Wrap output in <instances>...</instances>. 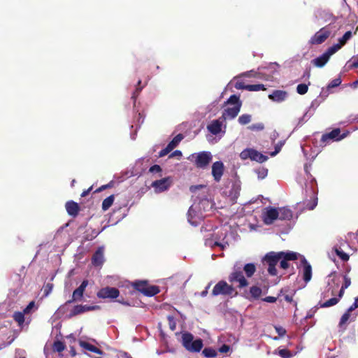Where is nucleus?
<instances>
[{"mask_svg":"<svg viewBox=\"0 0 358 358\" xmlns=\"http://www.w3.org/2000/svg\"><path fill=\"white\" fill-rule=\"evenodd\" d=\"M240 157L242 159H250L251 160L256 161L259 163H263L268 159L267 156H265L252 148H248L243 150L240 154Z\"/></svg>","mask_w":358,"mask_h":358,"instance_id":"8","label":"nucleus"},{"mask_svg":"<svg viewBox=\"0 0 358 358\" xmlns=\"http://www.w3.org/2000/svg\"><path fill=\"white\" fill-rule=\"evenodd\" d=\"M183 139V136L181 134L176 136L171 142L168 144L173 150L178 146L180 142Z\"/></svg>","mask_w":358,"mask_h":358,"instance_id":"35","label":"nucleus"},{"mask_svg":"<svg viewBox=\"0 0 358 358\" xmlns=\"http://www.w3.org/2000/svg\"><path fill=\"white\" fill-rule=\"evenodd\" d=\"M172 185L173 179L171 177L169 176L153 181L151 184V187L154 189L156 194H159L169 190Z\"/></svg>","mask_w":358,"mask_h":358,"instance_id":"7","label":"nucleus"},{"mask_svg":"<svg viewBox=\"0 0 358 358\" xmlns=\"http://www.w3.org/2000/svg\"><path fill=\"white\" fill-rule=\"evenodd\" d=\"M211 285H212V282L208 283V285L206 287L205 289L201 292V294H200L201 296L205 297L207 296V294L208 293V289L210 287Z\"/></svg>","mask_w":358,"mask_h":358,"instance_id":"61","label":"nucleus"},{"mask_svg":"<svg viewBox=\"0 0 358 358\" xmlns=\"http://www.w3.org/2000/svg\"><path fill=\"white\" fill-rule=\"evenodd\" d=\"M351 284L350 278L347 276H344V284L342 285L343 289H347Z\"/></svg>","mask_w":358,"mask_h":358,"instance_id":"60","label":"nucleus"},{"mask_svg":"<svg viewBox=\"0 0 358 358\" xmlns=\"http://www.w3.org/2000/svg\"><path fill=\"white\" fill-rule=\"evenodd\" d=\"M225 188L227 189V190H225V196H227L229 201L231 204L236 203L240 194L241 181L238 178H234L232 180L229 182Z\"/></svg>","mask_w":358,"mask_h":358,"instance_id":"6","label":"nucleus"},{"mask_svg":"<svg viewBox=\"0 0 358 358\" xmlns=\"http://www.w3.org/2000/svg\"><path fill=\"white\" fill-rule=\"evenodd\" d=\"M181 156H182V152L180 150H177L173 151L169 157H181Z\"/></svg>","mask_w":358,"mask_h":358,"instance_id":"64","label":"nucleus"},{"mask_svg":"<svg viewBox=\"0 0 358 358\" xmlns=\"http://www.w3.org/2000/svg\"><path fill=\"white\" fill-rule=\"evenodd\" d=\"M329 58L330 57L328 55H327L325 53H323L320 57L312 60V63L314 66L321 68L327 63Z\"/></svg>","mask_w":358,"mask_h":358,"instance_id":"28","label":"nucleus"},{"mask_svg":"<svg viewBox=\"0 0 358 358\" xmlns=\"http://www.w3.org/2000/svg\"><path fill=\"white\" fill-rule=\"evenodd\" d=\"M278 219L280 220H289L293 216L292 211L287 207L277 208Z\"/></svg>","mask_w":358,"mask_h":358,"instance_id":"20","label":"nucleus"},{"mask_svg":"<svg viewBox=\"0 0 358 358\" xmlns=\"http://www.w3.org/2000/svg\"><path fill=\"white\" fill-rule=\"evenodd\" d=\"M149 171L152 173H160L162 172V168L159 165L155 164L149 169Z\"/></svg>","mask_w":358,"mask_h":358,"instance_id":"54","label":"nucleus"},{"mask_svg":"<svg viewBox=\"0 0 358 358\" xmlns=\"http://www.w3.org/2000/svg\"><path fill=\"white\" fill-rule=\"evenodd\" d=\"M119 294L120 292L117 288L110 287H103L97 292V296L100 299H116Z\"/></svg>","mask_w":358,"mask_h":358,"instance_id":"11","label":"nucleus"},{"mask_svg":"<svg viewBox=\"0 0 358 358\" xmlns=\"http://www.w3.org/2000/svg\"><path fill=\"white\" fill-rule=\"evenodd\" d=\"M250 293L252 297L254 299H257L262 294V289L258 287L253 286L250 288Z\"/></svg>","mask_w":358,"mask_h":358,"instance_id":"41","label":"nucleus"},{"mask_svg":"<svg viewBox=\"0 0 358 358\" xmlns=\"http://www.w3.org/2000/svg\"><path fill=\"white\" fill-rule=\"evenodd\" d=\"M97 308H98V306H87V305H84V306L83 305H78L73 308L72 313L73 315H78V314L83 313L86 311L96 310Z\"/></svg>","mask_w":358,"mask_h":358,"instance_id":"27","label":"nucleus"},{"mask_svg":"<svg viewBox=\"0 0 358 358\" xmlns=\"http://www.w3.org/2000/svg\"><path fill=\"white\" fill-rule=\"evenodd\" d=\"M263 300L268 303H274L276 301L277 299L274 296H266Z\"/></svg>","mask_w":358,"mask_h":358,"instance_id":"63","label":"nucleus"},{"mask_svg":"<svg viewBox=\"0 0 358 358\" xmlns=\"http://www.w3.org/2000/svg\"><path fill=\"white\" fill-rule=\"evenodd\" d=\"M189 190L193 194L194 203L188 210L187 220L191 225L196 227L213 209L214 203L210 199L209 188L206 185H192Z\"/></svg>","mask_w":358,"mask_h":358,"instance_id":"1","label":"nucleus"},{"mask_svg":"<svg viewBox=\"0 0 358 358\" xmlns=\"http://www.w3.org/2000/svg\"><path fill=\"white\" fill-rule=\"evenodd\" d=\"M255 171L258 176V178L260 179H264L268 173V170L264 168L257 169Z\"/></svg>","mask_w":358,"mask_h":358,"instance_id":"50","label":"nucleus"},{"mask_svg":"<svg viewBox=\"0 0 358 358\" xmlns=\"http://www.w3.org/2000/svg\"><path fill=\"white\" fill-rule=\"evenodd\" d=\"M202 354L207 358L215 357L217 355L216 351L211 348H206L202 351Z\"/></svg>","mask_w":358,"mask_h":358,"instance_id":"39","label":"nucleus"},{"mask_svg":"<svg viewBox=\"0 0 358 358\" xmlns=\"http://www.w3.org/2000/svg\"><path fill=\"white\" fill-rule=\"evenodd\" d=\"M229 278L231 282L238 283V286L239 287H243L248 285V281L241 271H234Z\"/></svg>","mask_w":358,"mask_h":358,"instance_id":"15","label":"nucleus"},{"mask_svg":"<svg viewBox=\"0 0 358 358\" xmlns=\"http://www.w3.org/2000/svg\"><path fill=\"white\" fill-rule=\"evenodd\" d=\"M352 36L350 31H346L344 35L339 39V43L343 45Z\"/></svg>","mask_w":358,"mask_h":358,"instance_id":"47","label":"nucleus"},{"mask_svg":"<svg viewBox=\"0 0 358 358\" xmlns=\"http://www.w3.org/2000/svg\"><path fill=\"white\" fill-rule=\"evenodd\" d=\"M278 355L282 358H290L292 356V353L286 349L279 350Z\"/></svg>","mask_w":358,"mask_h":358,"instance_id":"51","label":"nucleus"},{"mask_svg":"<svg viewBox=\"0 0 358 358\" xmlns=\"http://www.w3.org/2000/svg\"><path fill=\"white\" fill-rule=\"evenodd\" d=\"M182 344L187 351L191 352H199L203 346L201 338L194 340V336L189 332L182 334Z\"/></svg>","mask_w":358,"mask_h":358,"instance_id":"3","label":"nucleus"},{"mask_svg":"<svg viewBox=\"0 0 358 358\" xmlns=\"http://www.w3.org/2000/svg\"><path fill=\"white\" fill-rule=\"evenodd\" d=\"M284 252H271L267 253L264 257V262L268 265V272L271 275H277V270L275 266L284 256Z\"/></svg>","mask_w":358,"mask_h":358,"instance_id":"5","label":"nucleus"},{"mask_svg":"<svg viewBox=\"0 0 358 358\" xmlns=\"http://www.w3.org/2000/svg\"><path fill=\"white\" fill-rule=\"evenodd\" d=\"M133 285L136 289H137L138 291L141 292L143 294L147 287L145 281H136L133 283Z\"/></svg>","mask_w":358,"mask_h":358,"instance_id":"38","label":"nucleus"},{"mask_svg":"<svg viewBox=\"0 0 358 358\" xmlns=\"http://www.w3.org/2000/svg\"><path fill=\"white\" fill-rule=\"evenodd\" d=\"M338 301H339V299H338L337 297H333V298L327 300V301H325L322 303H320V307L321 308L331 307V306H333L336 305V303H338Z\"/></svg>","mask_w":358,"mask_h":358,"instance_id":"37","label":"nucleus"},{"mask_svg":"<svg viewBox=\"0 0 358 358\" xmlns=\"http://www.w3.org/2000/svg\"><path fill=\"white\" fill-rule=\"evenodd\" d=\"M24 315L23 312H15L13 313V319L20 327H22L24 322Z\"/></svg>","mask_w":358,"mask_h":358,"instance_id":"33","label":"nucleus"},{"mask_svg":"<svg viewBox=\"0 0 358 358\" xmlns=\"http://www.w3.org/2000/svg\"><path fill=\"white\" fill-rule=\"evenodd\" d=\"M37 310V307L36 306L35 302L34 301L29 302V303L27 306V307L23 310V313L24 314H29L32 311Z\"/></svg>","mask_w":358,"mask_h":358,"instance_id":"44","label":"nucleus"},{"mask_svg":"<svg viewBox=\"0 0 358 358\" xmlns=\"http://www.w3.org/2000/svg\"><path fill=\"white\" fill-rule=\"evenodd\" d=\"M264 73L262 71H255L254 70H251L249 71H246L239 76V77H247V78H264L266 80H268L269 78H266L264 76Z\"/></svg>","mask_w":358,"mask_h":358,"instance_id":"29","label":"nucleus"},{"mask_svg":"<svg viewBox=\"0 0 358 358\" xmlns=\"http://www.w3.org/2000/svg\"><path fill=\"white\" fill-rule=\"evenodd\" d=\"M288 96V94L284 90H274L271 94L268 95L269 99L275 102H282Z\"/></svg>","mask_w":358,"mask_h":358,"instance_id":"18","label":"nucleus"},{"mask_svg":"<svg viewBox=\"0 0 358 358\" xmlns=\"http://www.w3.org/2000/svg\"><path fill=\"white\" fill-rule=\"evenodd\" d=\"M159 292V287L155 285L147 286L143 294L147 296H153Z\"/></svg>","mask_w":358,"mask_h":358,"instance_id":"31","label":"nucleus"},{"mask_svg":"<svg viewBox=\"0 0 358 358\" xmlns=\"http://www.w3.org/2000/svg\"><path fill=\"white\" fill-rule=\"evenodd\" d=\"M330 35V31L324 27L318 31L310 40L311 44H321L323 43Z\"/></svg>","mask_w":358,"mask_h":358,"instance_id":"12","label":"nucleus"},{"mask_svg":"<svg viewBox=\"0 0 358 358\" xmlns=\"http://www.w3.org/2000/svg\"><path fill=\"white\" fill-rule=\"evenodd\" d=\"M309 85L310 83L308 85L304 83L298 85L296 87L297 93L301 95L305 94L308 92Z\"/></svg>","mask_w":358,"mask_h":358,"instance_id":"43","label":"nucleus"},{"mask_svg":"<svg viewBox=\"0 0 358 358\" xmlns=\"http://www.w3.org/2000/svg\"><path fill=\"white\" fill-rule=\"evenodd\" d=\"M224 294V280L219 281L213 287L212 295L214 296Z\"/></svg>","mask_w":358,"mask_h":358,"instance_id":"30","label":"nucleus"},{"mask_svg":"<svg viewBox=\"0 0 358 358\" xmlns=\"http://www.w3.org/2000/svg\"><path fill=\"white\" fill-rule=\"evenodd\" d=\"M104 260V248L101 246L93 255L92 263L95 266H99L103 264Z\"/></svg>","mask_w":358,"mask_h":358,"instance_id":"16","label":"nucleus"},{"mask_svg":"<svg viewBox=\"0 0 358 358\" xmlns=\"http://www.w3.org/2000/svg\"><path fill=\"white\" fill-rule=\"evenodd\" d=\"M335 252L336 255L343 260L348 261L349 259V256L348 254L344 252L341 248H335Z\"/></svg>","mask_w":358,"mask_h":358,"instance_id":"46","label":"nucleus"},{"mask_svg":"<svg viewBox=\"0 0 358 358\" xmlns=\"http://www.w3.org/2000/svg\"><path fill=\"white\" fill-rule=\"evenodd\" d=\"M79 344L83 348H84L86 350L96 353L97 355L103 354V352L100 349L86 341H80Z\"/></svg>","mask_w":358,"mask_h":358,"instance_id":"26","label":"nucleus"},{"mask_svg":"<svg viewBox=\"0 0 358 358\" xmlns=\"http://www.w3.org/2000/svg\"><path fill=\"white\" fill-rule=\"evenodd\" d=\"M224 240V238H222L221 236L220 235V231L217 232H214L212 235V238L210 239H207L206 241V245L209 246L212 248H219L221 250V253L219 255H223V250H224V243L222 241Z\"/></svg>","mask_w":358,"mask_h":358,"instance_id":"10","label":"nucleus"},{"mask_svg":"<svg viewBox=\"0 0 358 358\" xmlns=\"http://www.w3.org/2000/svg\"><path fill=\"white\" fill-rule=\"evenodd\" d=\"M66 209L68 213V214L72 217H76L79 212V206L77 203L69 201L66 202Z\"/></svg>","mask_w":358,"mask_h":358,"instance_id":"23","label":"nucleus"},{"mask_svg":"<svg viewBox=\"0 0 358 358\" xmlns=\"http://www.w3.org/2000/svg\"><path fill=\"white\" fill-rule=\"evenodd\" d=\"M169 321V327H170V329L172 330V331H174L175 329H176V322L174 320V318L173 317L171 316V315H169L167 317Z\"/></svg>","mask_w":358,"mask_h":358,"instance_id":"56","label":"nucleus"},{"mask_svg":"<svg viewBox=\"0 0 358 358\" xmlns=\"http://www.w3.org/2000/svg\"><path fill=\"white\" fill-rule=\"evenodd\" d=\"M242 101L240 96L236 94L231 95L227 101H225V116L231 119L235 118L241 110Z\"/></svg>","mask_w":358,"mask_h":358,"instance_id":"4","label":"nucleus"},{"mask_svg":"<svg viewBox=\"0 0 358 358\" xmlns=\"http://www.w3.org/2000/svg\"><path fill=\"white\" fill-rule=\"evenodd\" d=\"M173 149L169 147V145H166V147L164 149H162L159 152V157H164L166 156V155H168L171 151H172Z\"/></svg>","mask_w":358,"mask_h":358,"instance_id":"53","label":"nucleus"},{"mask_svg":"<svg viewBox=\"0 0 358 358\" xmlns=\"http://www.w3.org/2000/svg\"><path fill=\"white\" fill-rule=\"evenodd\" d=\"M341 78L340 77L336 78L329 83L328 85V88H334L338 87L341 85Z\"/></svg>","mask_w":358,"mask_h":358,"instance_id":"49","label":"nucleus"},{"mask_svg":"<svg viewBox=\"0 0 358 358\" xmlns=\"http://www.w3.org/2000/svg\"><path fill=\"white\" fill-rule=\"evenodd\" d=\"M283 145H284V141H280L278 143H277L275 146V150L273 152H271V156H272V157L275 156L280 151Z\"/></svg>","mask_w":358,"mask_h":358,"instance_id":"52","label":"nucleus"},{"mask_svg":"<svg viewBox=\"0 0 358 358\" xmlns=\"http://www.w3.org/2000/svg\"><path fill=\"white\" fill-rule=\"evenodd\" d=\"M64 348H65V345L63 343V342L57 341L54 343L53 349L55 351L61 352L64 350Z\"/></svg>","mask_w":358,"mask_h":358,"instance_id":"45","label":"nucleus"},{"mask_svg":"<svg viewBox=\"0 0 358 358\" xmlns=\"http://www.w3.org/2000/svg\"><path fill=\"white\" fill-rule=\"evenodd\" d=\"M52 284H47L44 287L45 295L47 296L52 290Z\"/></svg>","mask_w":358,"mask_h":358,"instance_id":"58","label":"nucleus"},{"mask_svg":"<svg viewBox=\"0 0 358 358\" xmlns=\"http://www.w3.org/2000/svg\"><path fill=\"white\" fill-rule=\"evenodd\" d=\"M350 312H348V310L347 312L345 313L342 315V317H341V318L340 320V322H339V326L340 327H342V326H343L344 324H345L347 323V322L348 321V320L350 318Z\"/></svg>","mask_w":358,"mask_h":358,"instance_id":"48","label":"nucleus"},{"mask_svg":"<svg viewBox=\"0 0 358 358\" xmlns=\"http://www.w3.org/2000/svg\"><path fill=\"white\" fill-rule=\"evenodd\" d=\"M243 270H244L246 275L248 278H250L255 273V272L256 271V267L254 264H252V263L246 264L243 267Z\"/></svg>","mask_w":358,"mask_h":358,"instance_id":"32","label":"nucleus"},{"mask_svg":"<svg viewBox=\"0 0 358 358\" xmlns=\"http://www.w3.org/2000/svg\"><path fill=\"white\" fill-rule=\"evenodd\" d=\"M343 45L339 43L334 45L333 46L328 48V50L324 52L329 57L336 53Z\"/></svg>","mask_w":358,"mask_h":358,"instance_id":"40","label":"nucleus"},{"mask_svg":"<svg viewBox=\"0 0 358 358\" xmlns=\"http://www.w3.org/2000/svg\"><path fill=\"white\" fill-rule=\"evenodd\" d=\"M275 329L280 336H282L286 334V330L281 327H275Z\"/></svg>","mask_w":358,"mask_h":358,"instance_id":"59","label":"nucleus"},{"mask_svg":"<svg viewBox=\"0 0 358 358\" xmlns=\"http://www.w3.org/2000/svg\"><path fill=\"white\" fill-rule=\"evenodd\" d=\"M223 117L224 113H222V116L219 119L212 120L207 125V129L211 134L217 135L221 132L223 123Z\"/></svg>","mask_w":358,"mask_h":358,"instance_id":"13","label":"nucleus"},{"mask_svg":"<svg viewBox=\"0 0 358 358\" xmlns=\"http://www.w3.org/2000/svg\"><path fill=\"white\" fill-rule=\"evenodd\" d=\"M240 77L238 78H234L232 80H231L225 87V90L228 88H233L235 87L238 90H246V86L248 85H245L244 83L240 80H238Z\"/></svg>","mask_w":358,"mask_h":358,"instance_id":"24","label":"nucleus"},{"mask_svg":"<svg viewBox=\"0 0 358 358\" xmlns=\"http://www.w3.org/2000/svg\"><path fill=\"white\" fill-rule=\"evenodd\" d=\"M266 88L262 84H256V85H248L246 86V90L250 92H257L260 90H265Z\"/></svg>","mask_w":358,"mask_h":358,"instance_id":"36","label":"nucleus"},{"mask_svg":"<svg viewBox=\"0 0 358 358\" xmlns=\"http://www.w3.org/2000/svg\"><path fill=\"white\" fill-rule=\"evenodd\" d=\"M357 308H358V297H356L355 299L354 303L348 309V312H352L354 310H355Z\"/></svg>","mask_w":358,"mask_h":358,"instance_id":"57","label":"nucleus"},{"mask_svg":"<svg viewBox=\"0 0 358 358\" xmlns=\"http://www.w3.org/2000/svg\"><path fill=\"white\" fill-rule=\"evenodd\" d=\"M284 255H285L280 260V267L283 269H286L289 267V264H288L287 261L295 260L297 259L298 256L299 255L296 252H290V251L284 252Z\"/></svg>","mask_w":358,"mask_h":358,"instance_id":"17","label":"nucleus"},{"mask_svg":"<svg viewBox=\"0 0 358 358\" xmlns=\"http://www.w3.org/2000/svg\"><path fill=\"white\" fill-rule=\"evenodd\" d=\"M339 283V278L335 273H331L327 276V286L329 287V289H332V294H334V289L338 287Z\"/></svg>","mask_w":358,"mask_h":358,"instance_id":"21","label":"nucleus"},{"mask_svg":"<svg viewBox=\"0 0 358 358\" xmlns=\"http://www.w3.org/2000/svg\"><path fill=\"white\" fill-rule=\"evenodd\" d=\"M188 159L192 162L196 168L206 169L213 160V155L209 151H201L192 154Z\"/></svg>","mask_w":358,"mask_h":358,"instance_id":"2","label":"nucleus"},{"mask_svg":"<svg viewBox=\"0 0 358 358\" xmlns=\"http://www.w3.org/2000/svg\"><path fill=\"white\" fill-rule=\"evenodd\" d=\"M212 176L216 182L220 181L224 173V164L221 161L215 162L212 165Z\"/></svg>","mask_w":358,"mask_h":358,"instance_id":"14","label":"nucleus"},{"mask_svg":"<svg viewBox=\"0 0 358 358\" xmlns=\"http://www.w3.org/2000/svg\"><path fill=\"white\" fill-rule=\"evenodd\" d=\"M277 208L268 206L264 208L262 211V220L264 222L267 224H271L275 220H278Z\"/></svg>","mask_w":358,"mask_h":358,"instance_id":"9","label":"nucleus"},{"mask_svg":"<svg viewBox=\"0 0 358 358\" xmlns=\"http://www.w3.org/2000/svg\"><path fill=\"white\" fill-rule=\"evenodd\" d=\"M114 196L110 195L106 197L102 202V209L106 211L107 210L113 203Z\"/></svg>","mask_w":358,"mask_h":358,"instance_id":"34","label":"nucleus"},{"mask_svg":"<svg viewBox=\"0 0 358 358\" xmlns=\"http://www.w3.org/2000/svg\"><path fill=\"white\" fill-rule=\"evenodd\" d=\"M301 263L303 278L307 282L310 281L312 278V268L304 257L302 258Z\"/></svg>","mask_w":358,"mask_h":358,"instance_id":"19","label":"nucleus"},{"mask_svg":"<svg viewBox=\"0 0 358 358\" xmlns=\"http://www.w3.org/2000/svg\"><path fill=\"white\" fill-rule=\"evenodd\" d=\"M339 134H340V129H335L332 130L331 132L324 134L322 136V141L328 142L329 140L339 141L340 140Z\"/></svg>","mask_w":358,"mask_h":358,"instance_id":"25","label":"nucleus"},{"mask_svg":"<svg viewBox=\"0 0 358 358\" xmlns=\"http://www.w3.org/2000/svg\"><path fill=\"white\" fill-rule=\"evenodd\" d=\"M312 115H313V113H309V111H307V112L304 114L303 117L301 119H300V120H299V124H303V122L304 121H306V120H305V119H306V118H307V119L310 118V117L312 116Z\"/></svg>","mask_w":358,"mask_h":358,"instance_id":"62","label":"nucleus"},{"mask_svg":"<svg viewBox=\"0 0 358 358\" xmlns=\"http://www.w3.org/2000/svg\"><path fill=\"white\" fill-rule=\"evenodd\" d=\"M88 285V281L85 280L82 282L80 285L76 289L72 295L73 301H78L81 299L83 296V292Z\"/></svg>","mask_w":358,"mask_h":358,"instance_id":"22","label":"nucleus"},{"mask_svg":"<svg viewBox=\"0 0 358 358\" xmlns=\"http://www.w3.org/2000/svg\"><path fill=\"white\" fill-rule=\"evenodd\" d=\"M264 128V126L262 123L254 124H252L251 126H250V129L251 130L261 131V130H263Z\"/></svg>","mask_w":358,"mask_h":358,"instance_id":"55","label":"nucleus"},{"mask_svg":"<svg viewBox=\"0 0 358 358\" xmlns=\"http://www.w3.org/2000/svg\"><path fill=\"white\" fill-rule=\"evenodd\" d=\"M238 122L242 125L247 124L251 121V115L249 114H243L238 117Z\"/></svg>","mask_w":358,"mask_h":358,"instance_id":"42","label":"nucleus"}]
</instances>
